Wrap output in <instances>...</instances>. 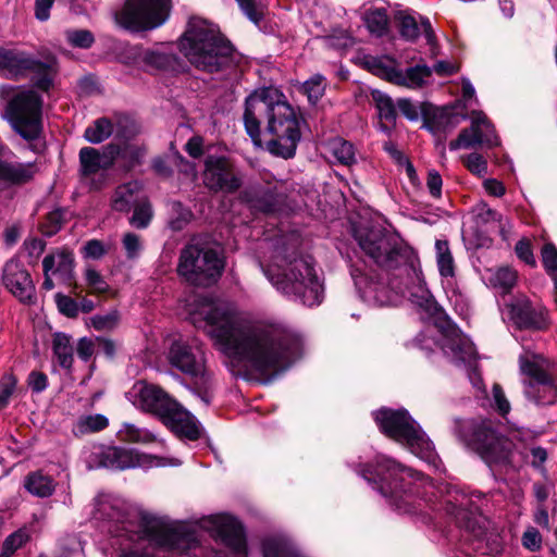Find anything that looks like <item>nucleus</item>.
Instances as JSON below:
<instances>
[{
    "instance_id": "obj_9",
    "label": "nucleus",
    "mask_w": 557,
    "mask_h": 557,
    "mask_svg": "<svg viewBox=\"0 0 557 557\" xmlns=\"http://www.w3.org/2000/svg\"><path fill=\"white\" fill-rule=\"evenodd\" d=\"M3 116L33 151H44L42 99L35 90L17 91L8 102Z\"/></svg>"
},
{
    "instance_id": "obj_6",
    "label": "nucleus",
    "mask_w": 557,
    "mask_h": 557,
    "mask_svg": "<svg viewBox=\"0 0 557 557\" xmlns=\"http://www.w3.org/2000/svg\"><path fill=\"white\" fill-rule=\"evenodd\" d=\"M361 474L369 482L380 483L381 494L403 512L412 511L413 495L424 481L420 473L383 455L375 458L374 466L363 468Z\"/></svg>"
},
{
    "instance_id": "obj_59",
    "label": "nucleus",
    "mask_w": 557,
    "mask_h": 557,
    "mask_svg": "<svg viewBox=\"0 0 557 557\" xmlns=\"http://www.w3.org/2000/svg\"><path fill=\"white\" fill-rule=\"evenodd\" d=\"M493 406L497 412L505 417L509 413L511 406L508 398L505 395L503 387L499 384H494L492 388Z\"/></svg>"
},
{
    "instance_id": "obj_18",
    "label": "nucleus",
    "mask_w": 557,
    "mask_h": 557,
    "mask_svg": "<svg viewBox=\"0 0 557 557\" xmlns=\"http://www.w3.org/2000/svg\"><path fill=\"white\" fill-rule=\"evenodd\" d=\"M199 525L228 547L233 557H247L243 525L232 516L219 513L203 517Z\"/></svg>"
},
{
    "instance_id": "obj_13",
    "label": "nucleus",
    "mask_w": 557,
    "mask_h": 557,
    "mask_svg": "<svg viewBox=\"0 0 557 557\" xmlns=\"http://www.w3.org/2000/svg\"><path fill=\"white\" fill-rule=\"evenodd\" d=\"M223 268V261L214 249L189 244L181 251L177 272L189 284L207 287L218 281Z\"/></svg>"
},
{
    "instance_id": "obj_41",
    "label": "nucleus",
    "mask_w": 557,
    "mask_h": 557,
    "mask_svg": "<svg viewBox=\"0 0 557 557\" xmlns=\"http://www.w3.org/2000/svg\"><path fill=\"white\" fill-rule=\"evenodd\" d=\"M108 423V419L102 414L84 416L76 421L73 432L76 435L94 433L106 429Z\"/></svg>"
},
{
    "instance_id": "obj_19",
    "label": "nucleus",
    "mask_w": 557,
    "mask_h": 557,
    "mask_svg": "<svg viewBox=\"0 0 557 557\" xmlns=\"http://www.w3.org/2000/svg\"><path fill=\"white\" fill-rule=\"evenodd\" d=\"M202 182L211 191L233 194L242 187L243 175L230 159L208 156L205 160Z\"/></svg>"
},
{
    "instance_id": "obj_63",
    "label": "nucleus",
    "mask_w": 557,
    "mask_h": 557,
    "mask_svg": "<svg viewBox=\"0 0 557 557\" xmlns=\"http://www.w3.org/2000/svg\"><path fill=\"white\" fill-rule=\"evenodd\" d=\"M478 218L483 223L490 222H498L502 231L504 230L505 224L503 223L504 218L496 210L490 208L486 203H481L478 206Z\"/></svg>"
},
{
    "instance_id": "obj_4",
    "label": "nucleus",
    "mask_w": 557,
    "mask_h": 557,
    "mask_svg": "<svg viewBox=\"0 0 557 557\" xmlns=\"http://www.w3.org/2000/svg\"><path fill=\"white\" fill-rule=\"evenodd\" d=\"M354 236L364 256L381 271L423 282L414 251L397 234L371 226L356 228Z\"/></svg>"
},
{
    "instance_id": "obj_42",
    "label": "nucleus",
    "mask_w": 557,
    "mask_h": 557,
    "mask_svg": "<svg viewBox=\"0 0 557 557\" xmlns=\"http://www.w3.org/2000/svg\"><path fill=\"white\" fill-rule=\"evenodd\" d=\"M139 61L146 66L157 70L168 69L173 62V55L153 50H144L138 53Z\"/></svg>"
},
{
    "instance_id": "obj_49",
    "label": "nucleus",
    "mask_w": 557,
    "mask_h": 557,
    "mask_svg": "<svg viewBox=\"0 0 557 557\" xmlns=\"http://www.w3.org/2000/svg\"><path fill=\"white\" fill-rule=\"evenodd\" d=\"M29 539L28 533L25 529H20L14 533L10 534L3 542L2 553L0 557H10L15 553L23 544Z\"/></svg>"
},
{
    "instance_id": "obj_33",
    "label": "nucleus",
    "mask_w": 557,
    "mask_h": 557,
    "mask_svg": "<svg viewBox=\"0 0 557 557\" xmlns=\"http://www.w3.org/2000/svg\"><path fill=\"white\" fill-rule=\"evenodd\" d=\"M75 345L72 336L63 332L52 335V351L59 366L67 371L72 370Z\"/></svg>"
},
{
    "instance_id": "obj_17",
    "label": "nucleus",
    "mask_w": 557,
    "mask_h": 557,
    "mask_svg": "<svg viewBox=\"0 0 557 557\" xmlns=\"http://www.w3.org/2000/svg\"><path fill=\"white\" fill-rule=\"evenodd\" d=\"M88 468L103 467L112 470L131 468H150L162 465L152 455L140 454L135 449L124 447H96L87 458Z\"/></svg>"
},
{
    "instance_id": "obj_34",
    "label": "nucleus",
    "mask_w": 557,
    "mask_h": 557,
    "mask_svg": "<svg viewBox=\"0 0 557 557\" xmlns=\"http://www.w3.org/2000/svg\"><path fill=\"white\" fill-rule=\"evenodd\" d=\"M262 554L263 557H306L290 540L283 536L265 539Z\"/></svg>"
},
{
    "instance_id": "obj_3",
    "label": "nucleus",
    "mask_w": 557,
    "mask_h": 557,
    "mask_svg": "<svg viewBox=\"0 0 557 557\" xmlns=\"http://www.w3.org/2000/svg\"><path fill=\"white\" fill-rule=\"evenodd\" d=\"M295 236L281 238L273 245L267 267L261 269L271 284L290 300L312 307L322 300V286L310 261L298 253Z\"/></svg>"
},
{
    "instance_id": "obj_10",
    "label": "nucleus",
    "mask_w": 557,
    "mask_h": 557,
    "mask_svg": "<svg viewBox=\"0 0 557 557\" xmlns=\"http://www.w3.org/2000/svg\"><path fill=\"white\" fill-rule=\"evenodd\" d=\"M168 360L172 367L193 379L190 392L206 406L210 405L214 381L212 372L206 367L201 345L196 339L191 342L176 339L170 346Z\"/></svg>"
},
{
    "instance_id": "obj_11",
    "label": "nucleus",
    "mask_w": 557,
    "mask_h": 557,
    "mask_svg": "<svg viewBox=\"0 0 557 557\" xmlns=\"http://www.w3.org/2000/svg\"><path fill=\"white\" fill-rule=\"evenodd\" d=\"M374 420L384 434L405 445L412 454L422 459H433V444L406 410L383 408L374 412Z\"/></svg>"
},
{
    "instance_id": "obj_32",
    "label": "nucleus",
    "mask_w": 557,
    "mask_h": 557,
    "mask_svg": "<svg viewBox=\"0 0 557 557\" xmlns=\"http://www.w3.org/2000/svg\"><path fill=\"white\" fill-rule=\"evenodd\" d=\"M141 185L137 181L119 185L111 198V207L115 211L127 212L138 200Z\"/></svg>"
},
{
    "instance_id": "obj_37",
    "label": "nucleus",
    "mask_w": 557,
    "mask_h": 557,
    "mask_svg": "<svg viewBox=\"0 0 557 557\" xmlns=\"http://www.w3.org/2000/svg\"><path fill=\"white\" fill-rule=\"evenodd\" d=\"M25 488L33 495L38 497H48L54 491L53 480L41 472L30 473L25 480Z\"/></svg>"
},
{
    "instance_id": "obj_44",
    "label": "nucleus",
    "mask_w": 557,
    "mask_h": 557,
    "mask_svg": "<svg viewBox=\"0 0 557 557\" xmlns=\"http://www.w3.org/2000/svg\"><path fill=\"white\" fill-rule=\"evenodd\" d=\"M90 325L100 332H110L117 327L121 321V314L117 310H111L103 314L92 315Z\"/></svg>"
},
{
    "instance_id": "obj_2",
    "label": "nucleus",
    "mask_w": 557,
    "mask_h": 557,
    "mask_svg": "<svg viewBox=\"0 0 557 557\" xmlns=\"http://www.w3.org/2000/svg\"><path fill=\"white\" fill-rule=\"evenodd\" d=\"M264 123L265 141L270 153L289 159L300 140L299 117L285 96L275 88H263L247 97L244 124L252 141L261 146V124Z\"/></svg>"
},
{
    "instance_id": "obj_12",
    "label": "nucleus",
    "mask_w": 557,
    "mask_h": 557,
    "mask_svg": "<svg viewBox=\"0 0 557 557\" xmlns=\"http://www.w3.org/2000/svg\"><path fill=\"white\" fill-rule=\"evenodd\" d=\"M396 274L397 272L381 271L377 274L368 275L358 269L351 270V276L362 300L377 307L397 305L411 285L422 284L417 280L397 277Z\"/></svg>"
},
{
    "instance_id": "obj_52",
    "label": "nucleus",
    "mask_w": 557,
    "mask_h": 557,
    "mask_svg": "<svg viewBox=\"0 0 557 557\" xmlns=\"http://www.w3.org/2000/svg\"><path fill=\"white\" fill-rule=\"evenodd\" d=\"M17 384L16 377L7 373L0 379V410L5 408Z\"/></svg>"
},
{
    "instance_id": "obj_45",
    "label": "nucleus",
    "mask_w": 557,
    "mask_h": 557,
    "mask_svg": "<svg viewBox=\"0 0 557 557\" xmlns=\"http://www.w3.org/2000/svg\"><path fill=\"white\" fill-rule=\"evenodd\" d=\"M453 116L445 110L437 111L433 117L425 123V127L432 133L447 132L456 126V122H453Z\"/></svg>"
},
{
    "instance_id": "obj_56",
    "label": "nucleus",
    "mask_w": 557,
    "mask_h": 557,
    "mask_svg": "<svg viewBox=\"0 0 557 557\" xmlns=\"http://www.w3.org/2000/svg\"><path fill=\"white\" fill-rule=\"evenodd\" d=\"M85 280L92 293L103 294L109 290V285L102 275L92 268L86 269Z\"/></svg>"
},
{
    "instance_id": "obj_40",
    "label": "nucleus",
    "mask_w": 557,
    "mask_h": 557,
    "mask_svg": "<svg viewBox=\"0 0 557 557\" xmlns=\"http://www.w3.org/2000/svg\"><path fill=\"white\" fill-rule=\"evenodd\" d=\"M113 125L109 119L101 117L85 129L84 137L91 144H100L111 136Z\"/></svg>"
},
{
    "instance_id": "obj_57",
    "label": "nucleus",
    "mask_w": 557,
    "mask_h": 557,
    "mask_svg": "<svg viewBox=\"0 0 557 557\" xmlns=\"http://www.w3.org/2000/svg\"><path fill=\"white\" fill-rule=\"evenodd\" d=\"M55 304L59 311L67 318H76L79 312L78 302L66 295L58 293Z\"/></svg>"
},
{
    "instance_id": "obj_53",
    "label": "nucleus",
    "mask_w": 557,
    "mask_h": 557,
    "mask_svg": "<svg viewBox=\"0 0 557 557\" xmlns=\"http://www.w3.org/2000/svg\"><path fill=\"white\" fill-rule=\"evenodd\" d=\"M64 211L57 209L47 214L46 221L41 225L42 233L47 236L54 235L64 222Z\"/></svg>"
},
{
    "instance_id": "obj_38",
    "label": "nucleus",
    "mask_w": 557,
    "mask_h": 557,
    "mask_svg": "<svg viewBox=\"0 0 557 557\" xmlns=\"http://www.w3.org/2000/svg\"><path fill=\"white\" fill-rule=\"evenodd\" d=\"M363 21L368 30L376 37H382L388 29V16L385 9L368 10L363 15Z\"/></svg>"
},
{
    "instance_id": "obj_14",
    "label": "nucleus",
    "mask_w": 557,
    "mask_h": 557,
    "mask_svg": "<svg viewBox=\"0 0 557 557\" xmlns=\"http://www.w3.org/2000/svg\"><path fill=\"white\" fill-rule=\"evenodd\" d=\"M55 73V60L47 57L40 60L17 48H0V74L8 78H24L34 75L36 86L48 90Z\"/></svg>"
},
{
    "instance_id": "obj_58",
    "label": "nucleus",
    "mask_w": 557,
    "mask_h": 557,
    "mask_svg": "<svg viewBox=\"0 0 557 557\" xmlns=\"http://www.w3.org/2000/svg\"><path fill=\"white\" fill-rule=\"evenodd\" d=\"M145 153L146 150L143 147L129 145L121 149L120 156L126 160V170H131L141 162Z\"/></svg>"
},
{
    "instance_id": "obj_7",
    "label": "nucleus",
    "mask_w": 557,
    "mask_h": 557,
    "mask_svg": "<svg viewBox=\"0 0 557 557\" xmlns=\"http://www.w3.org/2000/svg\"><path fill=\"white\" fill-rule=\"evenodd\" d=\"M133 392L134 404L140 409L159 417L164 424L188 440L199 437L195 417L161 387L140 381L134 385Z\"/></svg>"
},
{
    "instance_id": "obj_8",
    "label": "nucleus",
    "mask_w": 557,
    "mask_h": 557,
    "mask_svg": "<svg viewBox=\"0 0 557 557\" xmlns=\"http://www.w3.org/2000/svg\"><path fill=\"white\" fill-rule=\"evenodd\" d=\"M459 438L490 466H512V443L500 435L491 420H470L458 428Z\"/></svg>"
},
{
    "instance_id": "obj_1",
    "label": "nucleus",
    "mask_w": 557,
    "mask_h": 557,
    "mask_svg": "<svg viewBox=\"0 0 557 557\" xmlns=\"http://www.w3.org/2000/svg\"><path fill=\"white\" fill-rule=\"evenodd\" d=\"M189 319L221 352L259 375L286 369L302 351V339L292 327L276 322H251L221 299L196 297Z\"/></svg>"
},
{
    "instance_id": "obj_61",
    "label": "nucleus",
    "mask_w": 557,
    "mask_h": 557,
    "mask_svg": "<svg viewBox=\"0 0 557 557\" xmlns=\"http://www.w3.org/2000/svg\"><path fill=\"white\" fill-rule=\"evenodd\" d=\"M123 247L126 251V256L129 259H135L139 256L143 245L140 237L134 233H126L123 237Z\"/></svg>"
},
{
    "instance_id": "obj_47",
    "label": "nucleus",
    "mask_w": 557,
    "mask_h": 557,
    "mask_svg": "<svg viewBox=\"0 0 557 557\" xmlns=\"http://www.w3.org/2000/svg\"><path fill=\"white\" fill-rule=\"evenodd\" d=\"M325 78L321 74H314L302 85V90L310 102H317L324 94Z\"/></svg>"
},
{
    "instance_id": "obj_60",
    "label": "nucleus",
    "mask_w": 557,
    "mask_h": 557,
    "mask_svg": "<svg viewBox=\"0 0 557 557\" xmlns=\"http://www.w3.org/2000/svg\"><path fill=\"white\" fill-rule=\"evenodd\" d=\"M542 262L548 275L557 272V248L553 244L543 246Z\"/></svg>"
},
{
    "instance_id": "obj_28",
    "label": "nucleus",
    "mask_w": 557,
    "mask_h": 557,
    "mask_svg": "<svg viewBox=\"0 0 557 557\" xmlns=\"http://www.w3.org/2000/svg\"><path fill=\"white\" fill-rule=\"evenodd\" d=\"M519 369L524 380H544L556 375L555 364L543 355L524 349L519 356Z\"/></svg>"
},
{
    "instance_id": "obj_43",
    "label": "nucleus",
    "mask_w": 557,
    "mask_h": 557,
    "mask_svg": "<svg viewBox=\"0 0 557 557\" xmlns=\"http://www.w3.org/2000/svg\"><path fill=\"white\" fill-rule=\"evenodd\" d=\"M372 97L375 101L380 119L385 120L388 123H394L397 112L392 98L381 91H374Z\"/></svg>"
},
{
    "instance_id": "obj_25",
    "label": "nucleus",
    "mask_w": 557,
    "mask_h": 557,
    "mask_svg": "<svg viewBox=\"0 0 557 557\" xmlns=\"http://www.w3.org/2000/svg\"><path fill=\"white\" fill-rule=\"evenodd\" d=\"M140 528L143 536L148 537L158 546L166 548H180L181 539L178 532L154 516L140 513Z\"/></svg>"
},
{
    "instance_id": "obj_48",
    "label": "nucleus",
    "mask_w": 557,
    "mask_h": 557,
    "mask_svg": "<svg viewBox=\"0 0 557 557\" xmlns=\"http://www.w3.org/2000/svg\"><path fill=\"white\" fill-rule=\"evenodd\" d=\"M244 14L256 25L263 18L265 5L261 0H236Z\"/></svg>"
},
{
    "instance_id": "obj_20",
    "label": "nucleus",
    "mask_w": 557,
    "mask_h": 557,
    "mask_svg": "<svg viewBox=\"0 0 557 557\" xmlns=\"http://www.w3.org/2000/svg\"><path fill=\"white\" fill-rule=\"evenodd\" d=\"M471 124L463 128L457 139L449 143L450 150L471 149L478 146L492 148L499 145L495 128L482 111H472Z\"/></svg>"
},
{
    "instance_id": "obj_50",
    "label": "nucleus",
    "mask_w": 557,
    "mask_h": 557,
    "mask_svg": "<svg viewBox=\"0 0 557 557\" xmlns=\"http://www.w3.org/2000/svg\"><path fill=\"white\" fill-rule=\"evenodd\" d=\"M397 18L399 21V33L401 37L409 41H414L420 35L416 18L409 14L403 13H400Z\"/></svg>"
},
{
    "instance_id": "obj_27",
    "label": "nucleus",
    "mask_w": 557,
    "mask_h": 557,
    "mask_svg": "<svg viewBox=\"0 0 557 557\" xmlns=\"http://www.w3.org/2000/svg\"><path fill=\"white\" fill-rule=\"evenodd\" d=\"M379 72L384 75L388 82L395 85L418 89L421 88L425 79L431 76L432 69L425 64H418L404 72L395 67L379 66Z\"/></svg>"
},
{
    "instance_id": "obj_22",
    "label": "nucleus",
    "mask_w": 557,
    "mask_h": 557,
    "mask_svg": "<svg viewBox=\"0 0 557 557\" xmlns=\"http://www.w3.org/2000/svg\"><path fill=\"white\" fill-rule=\"evenodd\" d=\"M507 315L518 329L544 330L548 324L546 310L525 296L516 297L507 305Z\"/></svg>"
},
{
    "instance_id": "obj_26",
    "label": "nucleus",
    "mask_w": 557,
    "mask_h": 557,
    "mask_svg": "<svg viewBox=\"0 0 557 557\" xmlns=\"http://www.w3.org/2000/svg\"><path fill=\"white\" fill-rule=\"evenodd\" d=\"M458 528L474 539H480L484 533V518L479 513L476 506H470V502L463 498L460 504L453 505L448 509Z\"/></svg>"
},
{
    "instance_id": "obj_55",
    "label": "nucleus",
    "mask_w": 557,
    "mask_h": 557,
    "mask_svg": "<svg viewBox=\"0 0 557 557\" xmlns=\"http://www.w3.org/2000/svg\"><path fill=\"white\" fill-rule=\"evenodd\" d=\"M67 41L78 48L87 49L94 44V35L86 29L66 32Z\"/></svg>"
},
{
    "instance_id": "obj_64",
    "label": "nucleus",
    "mask_w": 557,
    "mask_h": 557,
    "mask_svg": "<svg viewBox=\"0 0 557 557\" xmlns=\"http://www.w3.org/2000/svg\"><path fill=\"white\" fill-rule=\"evenodd\" d=\"M77 356L84 362H88L95 354V341L89 337H82L75 345Z\"/></svg>"
},
{
    "instance_id": "obj_31",
    "label": "nucleus",
    "mask_w": 557,
    "mask_h": 557,
    "mask_svg": "<svg viewBox=\"0 0 557 557\" xmlns=\"http://www.w3.org/2000/svg\"><path fill=\"white\" fill-rule=\"evenodd\" d=\"M37 173L38 166L34 162H7L0 159V182L25 184L33 180Z\"/></svg>"
},
{
    "instance_id": "obj_54",
    "label": "nucleus",
    "mask_w": 557,
    "mask_h": 557,
    "mask_svg": "<svg viewBox=\"0 0 557 557\" xmlns=\"http://www.w3.org/2000/svg\"><path fill=\"white\" fill-rule=\"evenodd\" d=\"M462 162L472 174L483 176L487 173V161L476 152L463 157Z\"/></svg>"
},
{
    "instance_id": "obj_62",
    "label": "nucleus",
    "mask_w": 557,
    "mask_h": 557,
    "mask_svg": "<svg viewBox=\"0 0 557 557\" xmlns=\"http://www.w3.org/2000/svg\"><path fill=\"white\" fill-rule=\"evenodd\" d=\"M522 544L530 552H537L542 547V536L540 532L533 528H528L522 535Z\"/></svg>"
},
{
    "instance_id": "obj_36",
    "label": "nucleus",
    "mask_w": 557,
    "mask_h": 557,
    "mask_svg": "<svg viewBox=\"0 0 557 557\" xmlns=\"http://www.w3.org/2000/svg\"><path fill=\"white\" fill-rule=\"evenodd\" d=\"M326 153L343 165H351L356 162L355 148L352 144L335 137L325 144Z\"/></svg>"
},
{
    "instance_id": "obj_39",
    "label": "nucleus",
    "mask_w": 557,
    "mask_h": 557,
    "mask_svg": "<svg viewBox=\"0 0 557 557\" xmlns=\"http://www.w3.org/2000/svg\"><path fill=\"white\" fill-rule=\"evenodd\" d=\"M436 262L441 276L453 277L455 274L454 258L447 240L435 242Z\"/></svg>"
},
{
    "instance_id": "obj_46",
    "label": "nucleus",
    "mask_w": 557,
    "mask_h": 557,
    "mask_svg": "<svg viewBox=\"0 0 557 557\" xmlns=\"http://www.w3.org/2000/svg\"><path fill=\"white\" fill-rule=\"evenodd\" d=\"M152 218L151 206L148 201L144 200L134 205V213L129 223L137 228H146Z\"/></svg>"
},
{
    "instance_id": "obj_21",
    "label": "nucleus",
    "mask_w": 557,
    "mask_h": 557,
    "mask_svg": "<svg viewBox=\"0 0 557 557\" xmlns=\"http://www.w3.org/2000/svg\"><path fill=\"white\" fill-rule=\"evenodd\" d=\"M240 198L252 211L273 213L284 205L286 191L282 182L270 183L267 186L257 184L246 188Z\"/></svg>"
},
{
    "instance_id": "obj_24",
    "label": "nucleus",
    "mask_w": 557,
    "mask_h": 557,
    "mask_svg": "<svg viewBox=\"0 0 557 557\" xmlns=\"http://www.w3.org/2000/svg\"><path fill=\"white\" fill-rule=\"evenodd\" d=\"M443 350L447 356L451 357L456 364H467L472 371L470 377L473 381V385L481 388V379L479 376L475 379L472 377V375H476L473 368L476 361V351L472 342L467 336L454 330L449 335L445 336Z\"/></svg>"
},
{
    "instance_id": "obj_51",
    "label": "nucleus",
    "mask_w": 557,
    "mask_h": 557,
    "mask_svg": "<svg viewBox=\"0 0 557 557\" xmlns=\"http://www.w3.org/2000/svg\"><path fill=\"white\" fill-rule=\"evenodd\" d=\"M517 281V272L510 268H499L492 277V283L504 292L509 290Z\"/></svg>"
},
{
    "instance_id": "obj_16",
    "label": "nucleus",
    "mask_w": 557,
    "mask_h": 557,
    "mask_svg": "<svg viewBox=\"0 0 557 557\" xmlns=\"http://www.w3.org/2000/svg\"><path fill=\"white\" fill-rule=\"evenodd\" d=\"M120 153L121 147L115 144H109L101 149L83 147L78 153L82 181L90 189H102L109 181L108 171L114 165Z\"/></svg>"
},
{
    "instance_id": "obj_23",
    "label": "nucleus",
    "mask_w": 557,
    "mask_h": 557,
    "mask_svg": "<svg viewBox=\"0 0 557 557\" xmlns=\"http://www.w3.org/2000/svg\"><path fill=\"white\" fill-rule=\"evenodd\" d=\"M2 281L9 292L20 301L29 304L33 301L35 286L28 271L16 260H10L3 269Z\"/></svg>"
},
{
    "instance_id": "obj_35",
    "label": "nucleus",
    "mask_w": 557,
    "mask_h": 557,
    "mask_svg": "<svg viewBox=\"0 0 557 557\" xmlns=\"http://www.w3.org/2000/svg\"><path fill=\"white\" fill-rule=\"evenodd\" d=\"M117 435L121 441L128 443L144 445L152 443L163 444V441L160 440L152 431L128 422L122 424Z\"/></svg>"
},
{
    "instance_id": "obj_5",
    "label": "nucleus",
    "mask_w": 557,
    "mask_h": 557,
    "mask_svg": "<svg viewBox=\"0 0 557 557\" xmlns=\"http://www.w3.org/2000/svg\"><path fill=\"white\" fill-rule=\"evenodd\" d=\"M180 50L198 70L219 72L233 63V46L219 29L200 17H191L180 39Z\"/></svg>"
},
{
    "instance_id": "obj_15",
    "label": "nucleus",
    "mask_w": 557,
    "mask_h": 557,
    "mask_svg": "<svg viewBox=\"0 0 557 557\" xmlns=\"http://www.w3.org/2000/svg\"><path fill=\"white\" fill-rule=\"evenodd\" d=\"M170 0H126L115 13L116 23L132 32L161 26L169 17Z\"/></svg>"
},
{
    "instance_id": "obj_30",
    "label": "nucleus",
    "mask_w": 557,
    "mask_h": 557,
    "mask_svg": "<svg viewBox=\"0 0 557 557\" xmlns=\"http://www.w3.org/2000/svg\"><path fill=\"white\" fill-rule=\"evenodd\" d=\"M42 268L59 277L62 283L70 285L73 280V253L69 250H59L47 255L42 260Z\"/></svg>"
},
{
    "instance_id": "obj_29",
    "label": "nucleus",
    "mask_w": 557,
    "mask_h": 557,
    "mask_svg": "<svg viewBox=\"0 0 557 557\" xmlns=\"http://www.w3.org/2000/svg\"><path fill=\"white\" fill-rule=\"evenodd\" d=\"M523 394L537 406L554 405L557 403V376L544 380H523Z\"/></svg>"
}]
</instances>
